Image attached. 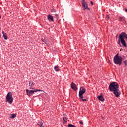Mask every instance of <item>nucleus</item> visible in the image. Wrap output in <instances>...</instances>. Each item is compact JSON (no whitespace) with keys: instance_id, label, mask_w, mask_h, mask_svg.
<instances>
[{"instance_id":"nucleus-19","label":"nucleus","mask_w":127,"mask_h":127,"mask_svg":"<svg viewBox=\"0 0 127 127\" xmlns=\"http://www.w3.org/2000/svg\"><path fill=\"white\" fill-rule=\"evenodd\" d=\"M35 93H36V92H42V90H39V89H37L36 90H34Z\"/></svg>"},{"instance_id":"nucleus-13","label":"nucleus","mask_w":127,"mask_h":127,"mask_svg":"<svg viewBox=\"0 0 127 127\" xmlns=\"http://www.w3.org/2000/svg\"><path fill=\"white\" fill-rule=\"evenodd\" d=\"M2 33L3 34V36L4 39L5 40H7V39H8V38L7 37V33H4V31H2Z\"/></svg>"},{"instance_id":"nucleus-29","label":"nucleus","mask_w":127,"mask_h":127,"mask_svg":"<svg viewBox=\"0 0 127 127\" xmlns=\"http://www.w3.org/2000/svg\"><path fill=\"white\" fill-rule=\"evenodd\" d=\"M30 89H33V88H30Z\"/></svg>"},{"instance_id":"nucleus-28","label":"nucleus","mask_w":127,"mask_h":127,"mask_svg":"<svg viewBox=\"0 0 127 127\" xmlns=\"http://www.w3.org/2000/svg\"><path fill=\"white\" fill-rule=\"evenodd\" d=\"M117 38H118V36H116V39H117Z\"/></svg>"},{"instance_id":"nucleus-25","label":"nucleus","mask_w":127,"mask_h":127,"mask_svg":"<svg viewBox=\"0 0 127 127\" xmlns=\"http://www.w3.org/2000/svg\"><path fill=\"white\" fill-rule=\"evenodd\" d=\"M0 38H1V34L0 33Z\"/></svg>"},{"instance_id":"nucleus-6","label":"nucleus","mask_w":127,"mask_h":127,"mask_svg":"<svg viewBox=\"0 0 127 127\" xmlns=\"http://www.w3.org/2000/svg\"><path fill=\"white\" fill-rule=\"evenodd\" d=\"M81 2L82 4V7L84 10H86V9H88V10H90V8L88 7V4H87V2L85 1V0H81Z\"/></svg>"},{"instance_id":"nucleus-26","label":"nucleus","mask_w":127,"mask_h":127,"mask_svg":"<svg viewBox=\"0 0 127 127\" xmlns=\"http://www.w3.org/2000/svg\"><path fill=\"white\" fill-rule=\"evenodd\" d=\"M125 11H126V12L127 13V9H125Z\"/></svg>"},{"instance_id":"nucleus-12","label":"nucleus","mask_w":127,"mask_h":127,"mask_svg":"<svg viewBox=\"0 0 127 127\" xmlns=\"http://www.w3.org/2000/svg\"><path fill=\"white\" fill-rule=\"evenodd\" d=\"M38 127H44V126H43V122H42V120L41 119L40 122H38Z\"/></svg>"},{"instance_id":"nucleus-11","label":"nucleus","mask_w":127,"mask_h":127,"mask_svg":"<svg viewBox=\"0 0 127 127\" xmlns=\"http://www.w3.org/2000/svg\"><path fill=\"white\" fill-rule=\"evenodd\" d=\"M63 124H66L68 121V118H67V116L66 115H64L63 117Z\"/></svg>"},{"instance_id":"nucleus-5","label":"nucleus","mask_w":127,"mask_h":127,"mask_svg":"<svg viewBox=\"0 0 127 127\" xmlns=\"http://www.w3.org/2000/svg\"><path fill=\"white\" fill-rule=\"evenodd\" d=\"M6 102L9 104H12L13 102V97L12 96V93L11 92L8 93L6 97Z\"/></svg>"},{"instance_id":"nucleus-23","label":"nucleus","mask_w":127,"mask_h":127,"mask_svg":"<svg viewBox=\"0 0 127 127\" xmlns=\"http://www.w3.org/2000/svg\"><path fill=\"white\" fill-rule=\"evenodd\" d=\"M106 17H107V19H109L110 16L109 15H107Z\"/></svg>"},{"instance_id":"nucleus-1","label":"nucleus","mask_w":127,"mask_h":127,"mask_svg":"<svg viewBox=\"0 0 127 127\" xmlns=\"http://www.w3.org/2000/svg\"><path fill=\"white\" fill-rule=\"evenodd\" d=\"M119 88V84L116 82L110 83L109 86L110 91L113 92L116 98L119 97L121 95V91H120Z\"/></svg>"},{"instance_id":"nucleus-10","label":"nucleus","mask_w":127,"mask_h":127,"mask_svg":"<svg viewBox=\"0 0 127 127\" xmlns=\"http://www.w3.org/2000/svg\"><path fill=\"white\" fill-rule=\"evenodd\" d=\"M71 88L72 90H74V91H77V86L74 82L71 83Z\"/></svg>"},{"instance_id":"nucleus-7","label":"nucleus","mask_w":127,"mask_h":127,"mask_svg":"<svg viewBox=\"0 0 127 127\" xmlns=\"http://www.w3.org/2000/svg\"><path fill=\"white\" fill-rule=\"evenodd\" d=\"M53 16L51 15H48L47 19L49 21V22H54V19H53Z\"/></svg>"},{"instance_id":"nucleus-14","label":"nucleus","mask_w":127,"mask_h":127,"mask_svg":"<svg viewBox=\"0 0 127 127\" xmlns=\"http://www.w3.org/2000/svg\"><path fill=\"white\" fill-rule=\"evenodd\" d=\"M126 18L125 17H119L118 21H125Z\"/></svg>"},{"instance_id":"nucleus-9","label":"nucleus","mask_w":127,"mask_h":127,"mask_svg":"<svg viewBox=\"0 0 127 127\" xmlns=\"http://www.w3.org/2000/svg\"><path fill=\"white\" fill-rule=\"evenodd\" d=\"M98 100L101 102H105V98H104V95L102 93L100 94V95L98 97Z\"/></svg>"},{"instance_id":"nucleus-21","label":"nucleus","mask_w":127,"mask_h":127,"mask_svg":"<svg viewBox=\"0 0 127 127\" xmlns=\"http://www.w3.org/2000/svg\"><path fill=\"white\" fill-rule=\"evenodd\" d=\"M41 40L43 42H44V43H46V40L43 39V38H42Z\"/></svg>"},{"instance_id":"nucleus-22","label":"nucleus","mask_w":127,"mask_h":127,"mask_svg":"<svg viewBox=\"0 0 127 127\" xmlns=\"http://www.w3.org/2000/svg\"><path fill=\"white\" fill-rule=\"evenodd\" d=\"M55 16H56V18H57V19H58V15L56 14Z\"/></svg>"},{"instance_id":"nucleus-8","label":"nucleus","mask_w":127,"mask_h":127,"mask_svg":"<svg viewBox=\"0 0 127 127\" xmlns=\"http://www.w3.org/2000/svg\"><path fill=\"white\" fill-rule=\"evenodd\" d=\"M26 93L28 96H29V97H30V96H31L32 95H33V94H34V93L35 92L34 90H28V89H27Z\"/></svg>"},{"instance_id":"nucleus-15","label":"nucleus","mask_w":127,"mask_h":127,"mask_svg":"<svg viewBox=\"0 0 127 127\" xmlns=\"http://www.w3.org/2000/svg\"><path fill=\"white\" fill-rule=\"evenodd\" d=\"M54 70L56 72H59L60 71V69H59V67H58V66H55L54 67Z\"/></svg>"},{"instance_id":"nucleus-27","label":"nucleus","mask_w":127,"mask_h":127,"mask_svg":"<svg viewBox=\"0 0 127 127\" xmlns=\"http://www.w3.org/2000/svg\"><path fill=\"white\" fill-rule=\"evenodd\" d=\"M0 18H1V15H0Z\"/></svg>"},{"instance_id":"nucleus-30","label":"nucleus","mask_w":127,"mask_h":127,"mask_svg":"<svg viewBox=\"0 0 127 127\" xmlns=\"http://www.w3.org/2000/svg\"><path fill=\"white\" fill-rule=\"evenodd\" d=\"M55 11H56L55 10V11H54V12H55Z\"/></svg>"},{"instance_id":"nucleus-16","label":"nucleus","mask_w":127,"mask_h":127,"mask_svg":"<svg viewBox=\"0 0 127 127\" xmlns=\"http://www.w3.org/2000/svg\"><path fill=\"white\" fill-rule=\"evenodd\" d=\"M29 86H30L31 87H33V86H34V83H33V81H29Z\"/></svg>"},{"instance_id":"nucleus-20","label":"nucleus","mask_w":127,"mask_h":127,"mask_svg":"<svg viewBox=\"0 0 127 127\" xmlns=\"http://www.w3.org/2000/svg\"><path fill=\"white\" fill-rule=\"evenodd\" d=\"M79 124H80V125H83L84 124V122H83V121L80 120L79 121Z\"/></svg>"},{"instance_id":"nucleus-4","label":"nucleus","mask_w":127,"mask_h":127,"mask_svg":"<svg viewBox=\"0 0 127 127\" xmlns=\"http://www.w3.org/2000/svg\"><path fill=\"white\" fill-rule=\"evenodd\" d=\"M86 93V89L84 87H80L79 92V98L80 100H82L83 102H88V99L87 98L83 99L84 93Z\"/></svg>"},{"instance_id":"nucleus-18","label":"nucleus","mask_w":127,"mask_h":127,"mask_svg":"<svg viewBox=\"0 0 127 127\" xmlns=\"http://www.w3.org/2000/svg\"><path fill=\"white\" fill-rule=\"evenodd\" d=\"M124 64H125V67L127 65V60H125L124 62Z\"/></svg>"},{"instance_id":"nucleus-2","label":"nucleus","mask_w":127,"mask_h":127,"mask_svg":"<svg viewBox=\"0 0 127 127\" xmlns=\"http://www.w3.org/2000/svg\"><path fill=\"white\" fill-rule=\"evenodd\" d=\"M125 39L127 40V34L126 33V32H122L119 34V36L118 37V43L119 46H121V43L124 47H127V44L126 43V40Z\"/></svg>"},{"instance_id":"nucleus-17","label":"nucleus","mask_w":127,"mask_h":127,"mask_svg":"<svg viewBox=\"0 0 127 127\" xmlns=\"http://www.w3.org/2000/svg\"><path fill=\"white\" fill-rule=\"evenodd\" d=\"M16 117V114H13L11 115L10 119H14Z\"/></svg>"},{"instance_id":"nucleus-3","label":"nucleus","mask_w":127,"mask_h":127,"mask_svg":"<svg viewBox=\"0 0 127 127\" xmlns=\"http://www.w3.org/2000/svg\"><path fill=\"white\" fill-rule=\"evenodd\" d=\"M124 60V59L122 56H119L118 54H117L114 57L113 59V61L115 64L116 65H119L121 66L122 65V62Z\"/></svg>"},{"instance_id":"nucleus-24","label":"nucleus","mask_w":127,"mask_h":127,"mask_svg":"<svg viewBox=\"0 0 127 127\" xmlns=\"http://www.w3.org/2000/svg\"><path fill=\"white\" fill-rule=\"evenodd\" d=\"M90 3H91V5H94V3H93L92 1H91Z\"/></svg>"}]
</instances>
